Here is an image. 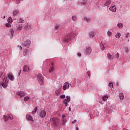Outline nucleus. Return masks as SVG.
Returning <instances> with one entry per match:
<instances>
[{
  "instance_id": "obj_14",
  "label": "nucleus",
  "mask_w": 130,
  "mask_h": 130,
  "mask_svg": "<svg viewBox=\"0 0 130 130\" xmlns=\"http://www.w3.org/2000/svg\"><path fill=\"white\" fill-rule=\"evenodd\" d=\"M54 70V63L51 62V64L50 65V69H49V73H51Z\"/></svg>"
},
{
  "instance_id": "obj_47",
  "label": "nucleus",
  "mask_w": 130,
  "mask_h": 130,
  "mask_svg": "<svg viewBox=\"0 0 130 130\" xmlns=\"http://www.w3.org/2000/svg\"><path fill=\"white\" fill-rule=\"evenodd\" d=\"M129 35V33H127V35H126V36H125V38H128Z\"/></svg>"
},
{
  "instance_id": "obj_48",
  "label": "nucleus",
  "mask_w": 130,
  "mask_h": 130,
  "mask_svg": "<svg viewBox=\"0 0 130 130\" xmlns=\"http://www.w3.org/2000/svg\"><path fill=\"white\" fill-rule=\"evenodd\" d=\"M77 55L79 57L81 56V54L80 53H78V54H77Z\"/></svg>"
},
{
  "instance_id": "obj_24",
  "label": "nucleus",
  "mask_w": 130,
  "mask_h": 130,
  "mask_svg": "<svg viewBox=\"0 0 130 130\" xmlns=\"http://www.w3.org/2000/svg\"><path fill=\"white\" fill-rule=\"evenodd\" d=\"M107 35H108L109 38H111V37L112 36V32H111L110 30H108L107 32Z\"/></svg>"
},
{
  "instance_id": "obj_17",
  "label": "nucleus",
  "mask_w": 130,
  "mask_h": 130,
  "mask_svg": "<svg viewBox=\"0 0 130 130\" xmlns=\"http://www.w3.org/2000/svg\"><path fill=\"white\" fill-rule=\"evenodd\" d=\"M107 45L106 43L103 44L102 43L101 45V48L102 50H104L105 48L106 47Z\"/></svg>"
},
{
  "instance_id": "obj_30",
  "label": "nucleus",
  "mask_w": 130,
  "mask_h": 130,
  "mask_svg": "<svg viewBox=\"0 0 130 130\" xmlns=\"http://www.w3.org/2000/svg\"><path fill=\"white\" fill-rule=\"evenodd\" d=\"M29 99L30 98L29 96H26L25 98H24L23 100L24 101L26 102V101H28L29 100Z\"/></svg>"
},
{
  "instance_id": "obj_8",
  "label": "nucleus",
  "mask_w": 130,
  "mask_h": 130,
  "mask_svg": "<svg viewBox=\"0 0 130 130\" xmlns=\"http://www.w3.org/2000/svg\"><path fill=\"white\" fill-rule=\"evenodd\" d=\"M70 101V96H67L66 99L63 101V103L65 104V106H68V103H69Z\"/></svg>"
},
{
  "instance_id": "obj_56",
  "label": "nucleus",
  "mask_w": 130,
  "mask_h": 130,
  "mask_svg": "<svg viewBox=\"0 0 130 130\" xmlns=\"http://www.w3.org/2000/svg\"><path fill=\"white\" fill-rule=\"evenodd\" d=\"M6 77H5L4 79H6Z\"/></svg>"
},
{
  "instance_id": "obj_3",
  "label": "nucleus",
  "mask_w": 130,
  "mask_h": 130,
  "mask_svg": "<svg viewBox=\"0 0 130 130\" xmlns=\"http://www.w3.org/2000/svg\"><path fill=\"white\" fill-rule=\"evenodd\" d=\"M37 80H38V81H39V84H40L41 85H43V84H44V82H43L44 77L42 75V74H38V75Z\"/></svg>"
},
{
  "instance_id": "obj_35",
  "label": "nucleus",
  "mask_w": 130,
  "mask_h": 130,
  "mask_svg": "<svg viewBox=\"0 0 130 130\" xmlns=\"http://www.w3.org/2000/svg\"><path fill=\"white\" fill-rule=\"evenodd\" d=\"M108 96L107 95H105L103 97V100L104 101H107L108 100Z\"/></svg>"
},
{
  "instance_id": "obj_21",
  "label": "nucleus",
  "mask_w": 130,
  "mask_h": 130,
  "mask_svg": "<svg viewBox=\"0 0 130 130\" xmlns=\"http://www.w3.org/2000/svg\"><path fill=\"white\" fill-rule=\"evenodd\" d=\"M24 28L26 29V30H29L31 28V26L30 25L28 24H26L25 25Z\"/></svg>"
},
{
  "instance_id": "obj_27",
  "label": "nucleus",
  "mask_w": 130,
  "mask_h": 130,
  "mask_svg": "<svg viewBox=\"0 0 130 130\" xmlns=\"http://www.w3.org/2000/svg\"><path fill=\"white\" fill-rule=\"evenodd\" d=\"M89 36H90L91 38H93L95 37V33L92 31L89 32Z\"/></svg>"
},
{
  "instance_id": "obj_18",
  "label": "nucleus",
  "mask_w": 130,
  "mask_h": 130,
  "mask_svg": "<svg viewBox=\"0 0 130 130\" xmlns=\"http://www.w3.org/2000/svg\"><path fill=\"white\" fill-rule=\"evenodd\" d=\"M108 57L109 59L112 60L113 58H114V56L113 55H111L110 53H108Z\"/></svg>"
},
{
  "instance_id": "obj_43",
  "label": "nucleus",
  "mask_w": 130,
  "mask_h": 130,
  "mask_svg": "<svg viewBox=\"0 0 130 130\" xmlns=\"http://www.w3.org/2000/svg\"><path fill=\"white\" fill-rule=\"evenodd\" d=\"M6 27H11V24H9V23H6Z\"/></svg>"
},
{
  "instance_id": "obj_41",
  "label": "nucleus",
  "mask_w": 130,
  "mask_h": 130,
  "mask_svg": "<svg viewBox=\"0 0 130 130\" xmlns=\"http://www.w3.org/2000/svg\"><path fill=\"white\" fill-rule=\"evenodd\" d=\"M22 26H18V30H21V29H22Z\"/></svg>"
},
{
  "instance_id": "obj_22",
  "label": "nucleus",
  "mask_w": 130,
  "mask_h": 130,
  "mask_svg": "<svg viewBox=\"0 0 130 130\" xmlns=\"http://www.w3.org/2000/svg\"><path fill=\"white\" fill-rule=\"evenodd\" d=\"M3 119H4V121L6 122L8 121V120L10 119L7 115H3Z\"/></svg>"
},
{
  "instance_id": "obj_51",
  "label": "nucleus",
  "mask_w": 130,
  "mask_h": 130,
  "mask_svg": "<svg viewBox=\"0 0 130 130\" xmlns=\"http://www.w3.org/2000/svg\"><path fill=\"white\" fill-rule=\"evenodd\" d=\"M62 118L64 119V118H65V115H62Z\"/></svg>"
},
{
  "instance_id": "obj_44",
  "label": "nucleus",
  "mask_w": 130,
  "mask_h": 130,
  "mask_svg": "<svg viewBox=\"0 0 130 130\" xmlns=\"http://www.w3.org/2000/svg\"><path fill=\"white\" fill-rule=\"evenodd\" d=\"M21 1H23V0H16V4H19L21 2Z\"/></svg>"
},
{
  "instance_id": "obj_11",
  "label": "nucleus",
  "mask_w": 130,
  "mask_h": 130,
  "mask_svg": "<svg viewBox=\"0 0 130 130\" xmlns=\"http://www.w3.org/2000/svg\"><path fill=\"white\" fill-rule=\"evenodd\" d=\"M8 79H9L10 81H14V77L12 73H9V74H8Z\"/></svg>"
},
{
  "instance_id": "obj_16",
  "label": "nucleus",
  "mask_w": 130,
  "mask_h": 130,
  "mask_svg": "<svg viewBox=\"0 0 130 130\" xmlns=\"http://www.w3.org/2000/svg\"><path fill=\"white\" fill-rule=\"evenodd\" d=\"M111 0H108L107 1L106 3H105L104 7H108L110 5V4H111Z\"/></svg>"
},
{
  "instance_id": "obj_25",
  "label": "nucleus",
  "mask_w": 130,
  "mask_h": 130,
  "mask_svg": "<svg viewBox=\"0 0 130 130\" xmlns=\"http://www.w3.org/2000/svg\"><path fill=\"white\" fill-rule=\"evenodd\" d=\"M84 19L87 22H90L92 21V19L91 18H84Z\"/></svg>"
},
{
  "instance_id": "obj_55",
  "label": "nucleus",
  "mask_w": 130,
  "mask_h": 130,
  "mask_svg": "<svg viewBox=\"0 0 130 130\" xmlns=\"http://www.w3.org/2000/svg\"><path fill=\"white\" fill-rule=\"evenodd\" d=\"M34 127H37L38 126H34Z\"/></svg>"
},
{
  "instance_id": "obj_19",
  "label": "nucleus",
  "mask_w": 130,
  "mask_h": 130,
  "mask_svg": "<svg viewBox=\"0 0 130 130\" xmlns=\"http://www.w3.org/2000/svg\"><path fill=\"white\" fill-rule=\"evenodd\" d=\"M1 85L4 88H6V87H7L8 86V82H6V81L5 82H3L2 83H1Z\"/></svg>"
},
{
  "instance_id": "obj_23",
  "label": "nucleus",
  "mask_w": 130,
  "mask_h": 130,
  "mask_svg": "<svg viewBox=\"0 0 130 130\" xmlns=\"http://www.w3.org/2000/svg\"><path fill=\"white\" fill-rule=\"evenodd\" d=\"M82 4L83 5V6H87V0H82Z\"/></svg>"
},
{
  "instance_id": "obj_32",
  "label": "nucleus",
  "mask_w": 130,
  "mask_h": 130,
  "mask_svg": "<svg viewBox=\"0 0 130 130\" xmlns=\"http://www.w3.org/2000/svg\"><path fill=\"white\" fill-rule=\"evenodd\" d=\"M77 20V18L76 16H72V20H73V21H76Z\"/></svg>"
},
{
  "instance_id": "obj_38",
  "label": "nucleus",
  "mask_w": 130,
  "mask_h": 130,
  "mask_svg": "<svg viewBox=\"0 0 130 130\" xmlns=\"http://www.w3.org/2000/svg\"><path fill=\"white\" fill-rule=\"evenodd\" d=\"M24 20L23 19L20 18L19 19V22H18L19 23H23Z\"/></svg>"
},
{
  "instance_id": "obj_33",
  "label": "nucleus",
  "mask_w": 130,
  "mask_h": 130,
  "mask_svg": "<svg viewBox=\"0 0 130 130\" xmlns=\"http://www.w3.org/2000/svg\"><path fill=\"white\" fill-rule=\"evenodd\" d=\"M118 27L119 28H123V24H122L121 23H120L118 24Z\"/></svg>"
},
{
  "instance_id": "obj_34",
  "label": "nucleus",
  "mask_w": 130,
  "mask_h": 130,
  "mask_svg": "<svg viewBox=\"0 0 130 130\" xmlns=\"http://www.w3.org/2000/svg\"><path fill=\"white\" fill-rule=\"evenodd\" d=\"M37 110H38L37 108H35L34 111H32V114L34 115L35 114L37 111Z\"/></svg>"
},
{
  "instance_id": "obj_45",
  "label": "nucleus",
  "mask_w": 130,
  "mask_h": 130,
  "mask_svg": "<svg viewBox=\"0 0 130 130\" xmlns=\"http://www.w3.org/2000/svg\"><path fill=\"white\" fill-rule=\"evenodd\" d=\"M63 124H64L65 122H67V119L65 118H63Z\"/></svg>"
},
{
  "instance_id": "obj_20",
  "label": "nucleus",
  "mask_w": 130,
  "mask_h": 130,
  "mask_svg": "<svg viewBox=\"0 0 130 130\" xmlns=\"http://www.w3.org/2000/svg\"><path fill=\"white\" fill-rule=\"evenodd\" d=\"M119 97L120 98V100L121 101H123V100L124 99V95H123V93H120L119 94Z\"/></svg>"
},
{
  "instance_id": "obj_37",
  "label": "nucleus",
  "mask_w": 130,
  "mask_h": 130,
  "mask_svg": "<svg viewBox=\"0 0 130 130\" xmlns=\"http://www.w3.org/2000/svg\"><path fill=\"white\" fill-rule=\"evenodd\" d=\"M109 87H110V88H112L113 87V84L112 83H110L108 84Z\"/></svg>"
},
{
  "instance_id": "obj_49",
  "label": "nucleus",
  "mask_w": 130,
  "mask_h": 130,
  "mask_svg": "<svg viewBox=\"0 0 130 130\" xmlns=\"http://www.w3.org/2000/svg\"><path fill=\"white\" fill-rule=\"evenodd\" d=\"M75 122H76V120H74L73 121H72V123L75 124Z\"/></svg>"
},
{
  "instance_id": "obj_9",
  "label": "nucleus",
  "mask_w": 130,
  "mask_h": 130,
  "mask_svg": "<svg viewBox=\"0 0 130 130\" xmlns=\"http://www.w3.org/2000/svg\"><path fill=\"white\" fill-rule=\"evenodd\" d=\"M46 114L47 113H46L45 111L43 110L40 112L39 115L41 118H44L45 117Z\"/></svg>"
},
{
  "instance_id": "obj_26",
  "label": "nucleus",
  "mask_w": 130,
  "mask_h": 130,
  "mask_svg": "<svg viewBox=\"0 0 130 130\" xmlns=\"http://www.w3.org/2000/svg\"><path fill=\"white\" fill-rule=\"evenodd\" d=\"M13 22V19L11 17H9V18H8V22L10 24L12 23Z\"/></svg>"
},
{
  "instance_id": "obj_6",
  "label": "nucleus",
  "mask_w": 130,
  "mask_h": 130,
  "mask_svg": "<svg viewBox=\"0 0 130 130\" xmlns=\"http://www.w3.org/2000/svg\"><path fill=\"white\" fill-rule=\"evenodd\" d=\"M30 44L31 41H30L29 40H26V41L23 43V46H24V47H27V48H28V47L29 46Z\"/></svg>"
},
{
  "instance_id": "obj_31",
  "label": "nucleus",
  "mask_w": 130,
  "mask_h": 130,
  "mask_svg": "<svg viewBox=\"0 0 130 130\" xmlns=\"http://www.w3.org/2000/svg\"><path fill=\"white\" fill-rule=\"evenodd\" d=\"M121 36V35L119 32L117 33L116 35H115V38L119 39Z\"/></svg>"
},
{
  "instance_id": "obj_7",
  "label": "nucleus",
  "mask_w": 130,
  "mask_h": 130,
  "mask_svg": "<svg viewBox=\"0 0 130 130\" xmlns=\"http://www.w3.org/2000/svg\"><path fill=\"white\" fill-rule=\"evenodd\" d=\"M70 88V83L67 82L63 83V90L64 91Z\"/></svg>"
},
{
  "instance_id": "obj_1",
  "label": "nucleus",
  "mask_w": 130,
  "mask_h": 130,
  "mask_svg": "<svg viewBox=\"0 0 130 130\" xmlns=\"http://www.w3.org/2000/svg\"><path fill=\"white\" fill-rule=\"evenodd\" d=\"M50 122L53 124L54 126H60L61 125V121L57 118H52L50 119Z\"/></svg>"
},
{
  "instance_id": "obj_36",
  "label": "nucleus",
  "mask_w": 130,
  "mask_h": 130,
  "mask_svg": "<svg viewBox=\"0 0 130 130\" xmlns=\"http://www.w3.org/2000/svg\"><path fill=\"white\" fill-rule=\"evenodd\" d=\"M65 97H66L65 94H62V95H60L59 99H64L65 98Z\"/></svg>"
},
{
  "instance_id": "obj_54",
  "label": "nucleus",
  "mask_w": 130,
  "mask_h": 130,
  "mask_svg": "<svg viewBox=\"0 0 130 130\" xmlns=\"http://www.w3.org/2000/svg\"><path fill=\"white\" fill-rule=\"evenodd\" d=\"M69 110H70V111H71V109L70 108H69Z\"/></svg>"
},
{
  "instance_id": "obj_53",
  "label": "nucleus",
  "mask_w": 130,
  "mask_h": 130,
  "mask_svg": "<svg viewBox=\"0 0 130 130\" xmlns=\"http://www.w3.org/2000/svg\"><path fill=\"white\" fill-rule=\"evenodd\" d=\"M22 50V47L20 46V50Z\"/></svg>"
},
{
  "instance_id": "obj_46",
  "label": "nucleus",
  "mask_w": 130,
  "mask_h": 130,
  "mask_svg": "<svg viewBox=\"0 0 130 130\" xmlns=\"http://www.w3.org/2000/svg\"><path fill=\"white\" fill-rule=\"evenodd\" d=\"M59 25H56V27H55V28H56V29H58V28H59Z\"/></svg>"
},
{
  "instance_id": "obj_5",
  "label": "nucleus",
  "mask_w": 130,
  "mask_h": 130,
  "mask_svg": "<svg viewBox=\"0 0 130 130\" xmlns=\"http://www.w3.org/2000/svg\"><path fill=\"white\" fill-rule=\"evenodd\" d=\"M25 118L27 120L31 121V122H34V119L33 117L31 116V115L29 114H26L25 116Z\"/></svg>"
},
{
  "instance_id": "obj_12",
  "label": "nucleus",
  "mask_w": 130,
  "mask_h": 130,
  "mask_svg": "<svg viewBox=\"0 0 130 130\" xmlns=\"http://www.w3.org/2000/svg\"><path fill=\"white\" fill-rule=\"evenodd\" d=\"M109 10L113 12H116L117 8L115 6H113L112 7H110V8H109Z\"/></svg>"
},
{
  "instance_id": "obj_40",
  "label": "nucleus",
  "mask_w": 130,
  "mask_h": 130,
  "mask_svg": "<svg viewBox=\"0 0 130 130\" xmlns=\"http://www.w3.org/2000/svg\"><path fill=\"white\" fill-rule=\"evenodd\" d=\"M10 32L12 36H13L14 35V30H11L10 31Z\"/></svg>"
},
{
  "instance_id": "obj_15",
  "label": "nucleus",
  "mask_w": 130,
  "mask_h": 130,
  "mask_svg": "<svg viewBox=\"0 0 130 130\" xmlns=\"http://www.w3.org/2000/svg\"><path fill=\"white\" fill-rule=\"evenodd\" d=\"M60 92H61V88H58L55 91V94H56V96H58L60 94Z\"/></svg>"
},
{
  "instance_id": "obj_13",
  "label": "nucleus",
  "mask_w": 130,
  "mask_h": 130,
  "mask_svg": "<svg viewBox=\"0 0 130 130\" xmlns=\"http://www.w3.org/2000/svg\"><path fill=\"white\" fill-rule=\"evenodd\" d=\"M29 71V67L27 65H25L23 67V72L27 73Z\"/></svg>"
},
{
  "instance_id": "obj_10",
  "label": "nucleus",
  "mask_w": 130,
  "mask_h": 130,
  "mask_svg": "<svg viewBox=\"0 0 130 130\" xmlns=\"http://www.w3.org/2000/svg\"><path fill=\"white\" fill-rule=\"evenodd\" d=\"M17 95H18V96H19L20 98H22L25 96L26 93H25L23 91H19L18 92H17Z\"/></svg>"
},
{
  "instance_id": "obj_28",
  "label": "nucleus",
  "mask_w": 130,
  "mask_h": 130,
  "mask_svg": "<svg viewBox=\"0 0 130 130\" xmlns=\"http://www.w3.org/2000/svg\"><path fill=\"white\" fill-rule=\"evenodd\" d=\"M18 14V11L17 10H14L13 12V16L17 15Z\"/></svg>"
},
{
  "instance_id": "obj_42",
  "label": "nucleus",
  "mask_w": 130,
  "mask_h": 130,
  "mask_svg": "<svg viewBox=\"0 0 130 130\" xmlns=\"http://www.w3.org/2000/svg\"><path fill=\"white\" fill-rule=\"evenodd\" d=\"M119 57V53H116V56L115 57V58H116L117 59H118Z\"/></svg>"
},
{
  "instance_id": "obj_50",
  "label": "nucleus",
  "mask_w": 130,
  "mask_h": 130,
  "mask_svg": "<svg viewBox=\"0 0 130 130\" xmlns=\"http://www.w3.org/2000/svg\"><path fill=\"white\" fill-rule=\"evenodd\" d=\"M6 18V16H2V18H3V19H5Z\"/></svg>"
},
{
  "instance_id": "obj_52",
  "label": "nucleus",
  "mask_w": 130,
  "mask_h": 130,
  "mask_svg": "<svg viewBox=\"0 0 130 130\" xmlns=\"http://www.w3.org/2000/svg\"><path fill=\"white\" fill-rule=\"evenodd\" d=\"M76 130H79V127H76Z\"/></svg>"
},
{
  "instance_id": "obj_4",
  "label": "nucleus",
  "mask_w": 130,
  "mask_h": 130,
  "mask_svg": "<svg viewBox=\"0 0 130 130\" xmlns=\"http://www.w3.org/2000/svg\"><path fill=\"white\" fill-rule=\"evenodd\" d=\"M92 52V48L90 47H87L84 51V53L87 55H90Z\"/></svg>"
},
{
  "instance_id": "obj_29",
  "label": "nucleus",
  "mask_w": 130,
  "mask_h": 130,
  "mask_svg": "<svg viewBox=\"0 0 130 130\" xmlns=\"http://www.w3.org/2000/svg\"><path fill=\"white\" fill-rule=\"evenodd\" d=\"M130 49L128 47H126L125 48V52L126 53H128L129 52Z\"/></svg>"
},
{
  "instance_id": "obj_39",
  "label": "nucleus",
  "mask_w": 130,
  "mask_h": 130,
  "mask_svg": "<svg viewBox=\"0 0 130 130\" xmlns=\"http://www.w3.org/2000/svg\"><path fill=\"white\" fill-rule=\"evenodd\" d=\"M8 116V118H9V119H10V120L13 119V116H12V115H8V116Z\"/></svg>"
},
{
  "instance_id": "obj_2",
  "label": "nucleus",
  "mask_w": 130,
  "mask_h": 130,
  "mask_svg": "<svg viewBox=\"0 0 130 130\" xmlns=\"http://www.w3.org/2000/svg\"><path fill=\"white\" fill-rule=\"evenodd\" d=\"M77 32L74 31L73 32H72V33L71 35L67 36L66 40V42H68L69 41L72 40V38L77 36Z\"/></svg>"
}]
</instances>
